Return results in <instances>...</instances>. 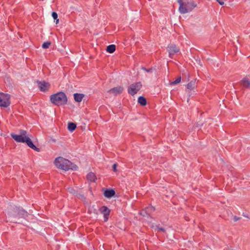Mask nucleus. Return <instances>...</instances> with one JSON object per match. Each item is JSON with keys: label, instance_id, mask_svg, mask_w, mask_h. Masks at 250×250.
<instances>
[{"label": "nucleus", "instance_id": "nucleus-1", "mask_svg": "<svg viewBox=\"0 0 250 250\" xmlns=\"http://www.w3.org/2000/svg\"><path fill=\"white\" fill-rule=\"evenodd\" d=\"M54 163L58 168L65 171L69 169L75 170L78 168L76 165L72 164L70 161L62 157L57 158L55 160Z\"/></svg>", "mask_w": 250, "mask_h": 250}, {"label": "nucleus", "instance_id": "nucleus-2", "mask_svg": "<svg viewBox=\"0 0 250 250\" xmlns=\"http://www.w3.org/2000/svg\"><path fill=\"white\" fill-rule=\"evenodd\" d=\"M179 4V11L182 14L190 12L197 6V4L193 0H188L183 2V0H178Z\"/></svg>", "mask_w": 250, "mask_h": 250}, {"label": "nucleus", "instance_id": "nucleus-3", "mask_svg": "<svg viewBox=\"0 0 250 250\" xmlns=\"http://www.w3.org/2000/svg\"><path fill=\"white\" fill-rule=\"evenodd\" d=\"M51 103L58 106L64 105L67 103L66 94L63 92H59L50 96Z\"/></svg>", "mask_w": 250, "mask_h": 250}, {"label": "nucleus", "instance_id": "nucleus-4", "mask_svg": "<svg viewBox=\"0 0 250 250\" xmlns=\"http://www.w3.org/2000/svg\"><path fill=\"white\" fill-rule=\"evenodd\" d=\"M142 87V83L140 82L132 83L128 86L127 92L128 94L134 96L141 89Z\"/></svg>", "mask_w": 250, "mask_h": 250}, {"label": "nucleus", "instance_id": "nucleus-5", "mask_svg": "<svg viewBox=\"0 0 250 250\" xmlns=\"http://www.w3.org/2000/svg\"><path fill=\"white\" fill-rule=\"evenodd\" d=\"M10 104L9 95L3 93H0V106L7 107Z\"/></svg>", "mask_w": 250, "mask_h": 250}, {"label": "nucleus", "instance_id": "nucleus-6", "mask_svg": "<svg viewBox=\"0 0 250 250\" xmlns=\"http://www.w3.org/2000/svg\"><path fill=\"white\" fill-rule=\"evenodd\" d=\"M37 83L40 90L42 92H44L47 91L50 87V84L44 81H37Z\"/></svg>", "mask_w": 250, "mask_h": 250}, {"label": "nucleus", "instance_id": "nucleus-7", "mask_svg": "<svg viewBox=\"0 0 250 250\" xmlns=\"http://www.w3.org/2000/svg\"><path fill=\"white\" fill-rule=\"evenodd\" d=\"M167 51L169 53V57L172 58L173 55L180 51V49L175 44H170L167 46Z\"/></svg>", "mask_w": 250, "mask_h": 250}, {"label": "nucleus", "instance_id": "nucleus-8", "mask_svg": "<svg viewBox=\"0 0 250 250\" xmlns=\"http://www.w3.org/2000/svg\"><path fill=\"white\" fill-rule=\"evenodd\" d=\"M101 213L104 215V221H107L108 219L110 210L105 206H102L99 209Z\"/></svg>", "mask_w": 250, "mask_h": 250}, {"label": "nucleus", "instance_id": "nucleus-9", "mask_svg": "<svg viewBox=\"0 0 250 250\" xmlns=\"http://www.w3.org/2000/svg\"><path fill=\"white\" fill-rule=\"evenodd\" d=\"M124 90V87L121 86H118L109 89L107 92L113 94L116 96L122 93Z\"/></svg>", "mask_w": 250, "mask_h": 250}, {"label": "nucleus", "instance_id": "nucleus-10", "mask_svg": "<svg viewBox=\"0 0 250 250\" xmlns=\"http://www.w3.org/2000/svg\"><path fill=\"white\" fill-rule=\"evenodd\" d=\"M25 139L24 143H26L29 147L37 152L40 151V148L36 147V146L34 145L33 142L29 137H26Z\"/></svg>", "mask_w": 250, "mask_h": 250}, {"label": "nucleus", "instance_id": "nucleus-11", "mask_svg": "<svg viewBox=\"0 0 250 250\" xmlns=\"http://www.w3.org/2000/svg\"><path fill=\"white\" fill-rule=\"evenodd\" d=\"M11 136L12 137L13 139H14L18 143H24L25 138H26V137L22 136V135H17L15 133H11Z\"/></svg>", "mask_w": 250, "mask_h": 250}, {"label": "nucleus", "instance_id": "nucleus-12", "mask_svg": "<svg viewBox=\"0 0 250 250\" xmlns=\"http://www.w3.org/2000/svg\"><path fill=\"white\" fill-rule=\"evenodd\" d=\"M241 85L245 88H250V80L247 77L244 78L240 81Z\"/></svg>", "mask_w": 250, "mask_h": 250}, {"label": "nucleus", "instance_id": "nucleus-13", "mask_svg": "<svg viewBox=\"0 0 250 250\" xmlns=\"http://www.w3.org/2000/svg\"><path fill=\"white\" fill-rule=\"evenodd\" d=\"M115 194V191L112 189H106L104 193V196L107 198H111Z\"/></svg>", "mask_w": 250, "mask_h": 250}, {"label": "nucleus", "instance_id": "nucleus-14", "mask_svg": "<svg viewBox=\"0 0 250 250\" xmlns=\"http://www.w3.org/2000/svg\"><path fill=\"white\" fill-rule=\"evenodd\" d=\"M84 97V95L82 93H75L74 94V99L75 101L77 102H81L83 98Z\"/></svg>", "mask_w": 250, "mask_h": 250}, {"label": "nucleus", "instance_id": "nucleus-15", "mask_svg": "<svg viewBox=\"0 0 250 250\" xmlns=\"http://www.w3.org/2000/svg\"><path fill=\"white\" fill-rule=\"evenodd\" d=\"M87 179L90 182H94L96 179L95 174L93 172H89L86 176Z\"/></svg>", "mask_w": 250, "mask_h": 250}, {"label": "nucleus", "instance_id": "nucleus-16", "mask_svg": "<svg viewBox=\"0 0 250 250\" xmlns=\"http://www.w3.org/2000/svg\"><path fill=\"white\" fill-rule=\"evenodd\" d=\"M195 81L193 80V81H191V82H190L189 83H188V84L187 85V88L188 89L191 91V90L194 89V88H195Z\"/></svg>", "mask_w": 250, "mask_h": 250}, {"label": "nucleus", "instance_id": "nucleus-17", "mask_svg": "<svg viewBox=\"0 0 250 250\" xmlns=\"http://www.w3.org/2000/svg\"><path fill=\"white\" fill-rule=\"evenodd\" d=\"M138 102L141 105L144 106L146 104V98L143 96H140L138 99Z\"/></svg>", "mask_w": 250, "mask_h": 250}, {"label": "nucleus", "instance_id": "nucleus-18", "mask_svg": "<svg viewBox=\"0 0 250 250\" xmlns=\"http://www.w3.org/2000/svg\"><path fill=\"white\" fill-rule=\"evenodd\" d=\"M116 49V46L114 44H111L107 46L106 51L110 53H113Z\"/></svg>", "mask_w": 250, "mask_h": 250}, {"label": "nucleus", "instance_id": "nucleus-19", "mask_svg": "<svg viewBox=\"0 0 250 250\" xmlns=\"http://www.w3.org/2000/svg\"><path fill=\"white\" fill-rule=\"evenodd\" d=\"M67 128L70 131L72 132L76 129V125L73 123H69Z\"/></svg>", "mask_w": 250, "mask_h": 250}, {"label": "nucleus", "instance_id": "nucleus-20", "mask_svg": "<svg viewBox=\"0 0 250 250\" xmlns=\"http://www.w3.org/2000/svg\"><path fill=\"white\" fill-rule=\"evenodd\" d=\"M18 214L20 217L22 218H25L28 215L27 212L23 209L20 210Z\"/></svg>", "mask_w": 250, "mask_h": 250}, {"label": "nucleus", "instance_id": "nucleus-21", "mask_svg": "<svg viewBox=\"0 0 250 250\" xmlns=\"http://www.w3.org/2000/svg\"><path fill=\"white\" fill-rule=\"evenodd\" d=\"M145 208L149 215L155 210V208L152 206H149Z\"/></svg>", "mask_w": 250, "mask_h": 250}, {"label": "nucleus", "instance_id": "nucleus-22", "mask_svg": "<svg viewBox=\"0 0 250 250\" xmlns=\"http://www.w3.org/2000/svg\"><path fill=\"white\" fill-rule=\"evenodd\" d=\"M151 228H153L155 230H158L163 232L165 231V229L164 228L160 227L158 225L154 226V225H152L151 226Z\"/></svg>", "mask_w": 250, "mask_h": 250}, {"label": "nucleus", "instance_id": "nucleus-23", "mask_svg": "<svg viewBox=\"0 0 250 250\" xmlns=\"http://www.w3.org/2000/svg\"><path fill=\"white\" fill-rule=\"evenodd\" d=\"M181 77H179L175 81L171 82L170 83V84L171 85H175V84H177L178 83H179L181 82Z\"/></svg>", "mask_w": 250, "mask_h": 250}, {"label": "nucleus", "instance_id": "nucleus-24", "mask_svg": "<svg viewBox=\"0 0 250 250\" xmlns=\"http://www.w3.org/2000/svg\"><path fill=\"white\" fill-rule=\"evenodd\" d=\"M51 43L50 42H44L42 44V47L43 48H44V49H46V48H48L50 45Z\"/></svg>", "mask_w": 250, "mask_h": 250}, {"label": "nucleus", "instance_id": "nucleus-25", "mask_svg": "<svg viewBox=\"0 0 250 250\" xmlns=\"http://www.w3.org/2000/svg\"><path fill=\"white\" fill-rule=\"evenodd\" d=\"M140 215L143 216H149L148 214L147 213L146 210V208L144 209L141 210L140 213Z\"/></svg>", "mask_w": 250, "mask_h": 250}, {"label": "nucleus", "instance_id": "nucleus-26", "mask_svg": "<svg viewBox=\"0 0 250 250\" xmlns=\"http://www.w3.org/2000/svg\"><path fill=\"white\" fill-rule=\"evenodd\" d=\"M52 16L54 20H56V23H57L59 21V19H57L58 18L57 13L55 12H52Z\"/></svg>", "mask_w": 250, "mask_h": 250}, {"label": "nucleus", "instance_id": "nucleus-27", "mask_svg": "<svg viewBox=\"0 0 250 250\" xmlns=\"http://www.w3.org/2000/svg\"><path fill=\"white\" fill-rule=\"evenodd\" d=\"M20 135H22V136H25V137H28L27 136H26V134H27V132L26 130H20Z\"/></svg>", "mask_w": 250, "mask_h": 250}, {"label": "nucleus", "instance_id": "nucleus-28", "mask_svg": "<svg viewBox=\"0 0 250 250\" xmlns=\"http://www.w3.org/2000/svg\"><path fill=\"white\" fill-rule=\"evenodd\" d=\"M117 163H115L112 166V170L114 172H117Z\"/></svg>", "mask_w": 250, "mask_h": 250}, {"label": "nucleus", "instance_id": "nucleus-29", "mask_svg": "<svg viewBox=\"0 0 250 250\" xmlns=\"http://www.w3.org/2000/svg\"><path fill=\"white\" fill-rule=\"evenodd\" d=\"M142 69L145 70L146 72H151L152 71V68H150L149 69H147L145 67H142Z\"/></svg>", "mask_w": 250, "mask_h": 250}, {"label": "nucleus", "instance_id": "nucleus-30", "mask_svg": "<svg viewBox=\"0 0 250 250\" xmlns=\"http://www.w3.org/2000/svg\"><path fill=\"white\" fill-rule=\"evenodd\" d=\"M220 5H223L224 4V0H216Z\"/></svg>", "mask_w": 250, "mask_h": 250}, {"label": "nucleus", "instance_id": "nucleus-31", "mask_svg": "<svg viewBox=\"0 0 250 250\" xmlns=\"http://www.w3.org/2000/svg\"><path fill=\"white\" fill-rule=\"evenodd\" d=\"M239 219H240L239 217H237L236 216H235L234 217V222L237 221L238 220H239Z\"/></svg>", "mask_w": 250, "mask_h": 250}, {"label": "nucleus", "instance_id": "nucleus-32", "mask_svg": "<svg viewBox=\"0 0 250 250\" xmlns=\"http://www.w3.org/2000/svg\"><path fill=\"white\" fill-rule=\"evenodd\" d=\"M243 216L246 217H247V218H249V216L247 215L243 214Z\"/></svg>", "mask_w": 250, "mask_h": 250}]
</instances>
